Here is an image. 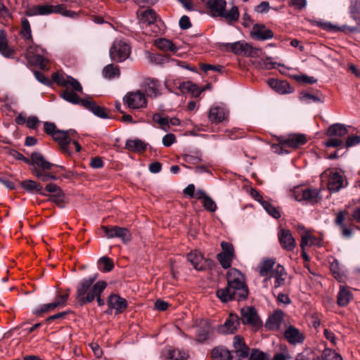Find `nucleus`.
I'll return each instance as SVG.
<instances>
[{"label":"nucleus","instance_id":"obj_54","mask_svg":"<svg viewBox=\"0 0 360 360\" xmlns=\"http://www.w3.org/2000/svg\"><path fill=\"white\" fill-rule=\"evenodd\" d=\"M69 297V293L67 292L64 295H58L53 301L56 308H61L66 305L67 301Z\"/></svg>","mask_w":360,"mask_h":360},{"label":"nucleus","instance_id":"obj_51","mask_svg":"<svg viewBox=\"0 0 360 360\" xmlns=\"http://www.w3.org/2000/svg\"><path fill=\"white\" fill-rule=\"evenodd\" d=\"M326 147H340L345 148V142L340 138L329 137L328 140L325 143Z\"/></svg>","mask_w":360,"mask_h":360},{"label":"nucleus","instance_id":"obj_2","mask_svg":"<svg viewBox=\"0 0 360 360\" xmlns=\"http://www.w3.org/2000/svg\"><path fill=\"white\" fill-rule=\"evenodd\" d=\"M233 346L234 350L231 352L223 347H217L212 351V358L213 360H239L237 357L246 358L249 355V347L245 343L244 339L240 335H236L233 338Z\"/></svg>","mask_w":360,"mask_h":360},{"label":"nucleus","instance_id":"obj_30","mask_svg":"<svg viewBox=\"0 0 360 360\" xmlns=\"http://www.w3.org/2000/svg\"><path fill=\"white\" fill-rule=\"evenodd\" d=\"M145 92L148 97L154 98L160 94V84L155 79H147L144 82Z\"/></svg>","mask_w":360,"mask_h":360},{"label":"nucleus","instance_id":"obj_13","mask_svg":"<svg viewBox=\"0 0 360 360\" xmlns=\"http://www.w3.org/2000/svg\"><path fill=\"white\" fill-rule=\"evenodd\" d=\"M53 80L58 85L65 87L66 89L63 91L68 89L72 92L70 89L71 88L73 91L77 92L82 91V86L81 84L75 78L67 75L56 72L52 76ZM73 93H75L73 91Z\"/></svg>","mask_w":360,"mask_h":360},{"label":"nucleus","instance_id":"obj_38","mask_svg":"<svg viewBox=\"0 0 360 360\" xmlns=\"http://www.w3.org/2000/svg\"><path fill=\"white\" fill-rule=\"evenodd\" d=\"M22 187L30 193H39L42 195H46V193L42 192L43 188L41 185L33 180H25L21 182Z\"/></svg>","mask_w":360,"mask_h":360},{"label":"nucleus","instance_id":"obj_25","mask_svg":"<svg viewBox=\"0 0 360 360\" xmlns=\"http://www.w3.org/2000/svg\"><path fill=\"white\" fill-rule=\"evenodd\" d=\"M342 175L338 172L330 171L328 174V188L330 192H337L344 185Z\"/></svg>","mask_w":360,"mask_h":360},{"label":"nucleus","instance_id":"obj_17","mask_svg":"<svg viewBox=\"0 0 360 360\" xmlns=\"http://www.w3.org/2000/svg\"><path fill=\"white\" fill-rule=\"evenodd\" d=\"M252 39L258 41H265L274 37L273 32L263 24L254 25L250 32Z\"/></svg>","mask_w":360,"mask_h":360},{"label":"nucleus","instance_id":"obj_23","mask_svg":"<svg viewBox=\"0 0 360 360\" xmlns=\"http://www.w3.org/2000/svg\"><path fill=\"white\" fill-rule=\"evenodd\" d=\"M186 258L197 271L204 270L208 262V260L205 259L202 254L196 250L188 253Z\"/></svg>","mask_w":360,"mask_h":360},{"label":"nucleus","instance_id":"obj_21","mask_svg":"<svg viewBox=\"0 0 360 360\" xmlns=\"http://www.w3.org/2000/svg\"><path fill=\"white\" fill-rule=\"evenodd\" d=\"M307 143L306 136L304 134H291L288 137L282 139L280 143L283 147L297 148Z\"/></svg>","mask_w":360,"mask_h":360},{"label":"nucleus","instance_id":"obj_63","mask_svg":"<svg viewBox=\"0 0 360 360\" xmlns=\"http://www.w3.org/2000/svg\"><path fill=\"white\" fill-rule=\"evenodd\" d=\"M44 131L50 135L53 136L58 130H56V126L54 123L46 122L44 124Z\"/></svg>","mask_w":360,"mask_h":360},{"label":"nucleus","instance_id":"obj_5","mask_svg":"<svg viewBox=\"0 0 360 360\" xmlns=\"http://www.w3.org/2000/svg\"><path fill=\"white\" fill-rule=\"evenodd\" d=\"M60 95L65 101L72 104L80 105L98 117L103 119L108 117L105 108L97 105L90 97L81 99L76 93L71 92L68 89L62 91Z\"/></svg>","mask_w":360,"mask_h":360},{"label":"nucleus","instance_id":"obj_1","mask_svg":"<svg viewBox=\"0 0 360 360\" xmlns=\"http://www.w3.org/2000/svg\"><path fill=\"white\" fill-rule=\"evenodd\" d=\"M97 274L82 279L77 286L76 300L80 306L92 302L96 296L101 295L106 288L104 281H98Z\"/></svg>","mask_w":360,"mask_h":360},{"label":"nucleus","instance_id":"obj_42","mask_svg":"<svg viewBox=\"0 0 360 360\" xmlns=\"http://www.w3.org/2000/svg\"><path fill=\"white\" fill-rule=\"evenodd\" d=\"M21 35L25 39L32 41V34L30 24L28 20L25 18L21 20Z\"/></svg>","mask_w":360,"mask_h":360},{"label":"nucleus","instance_id":"obj_41","mask_svg":"<svg viewBox=\"0 0 360 360\" xmlns=\"http://www.w3.org/2000/svg\"><path fill=\"white\" fill-rule=\"evenodd\" d=\"M167 356L169 359L172 360H187L188 358L187 352L177 349L169 350Z\"/></svg>","mask_w":360,"mask_h":360},{"label":"nucleus","instance_id":"obj_61","mask_svg":"<svg viewBox=\"0 0 360 360\" xmlns=\"http://www.w3.org/2000/svg\"><path fill=\"white\" fill-rule=\"evenodd\" d=\"M360 143V136L358 135H353L348 136L345 143V147L349 148L352 147L353 146H355L356 144H359Z\"/></svg>","mask_w":360,"mask_h":360},{"label":"nucleus","instance_id":"obj_7","mask_svg":"<svg viewBox=\"0 0 360 360\" xmlns=\"http://www.w3.org/2000/svg\"><path fill=\"white\" fill-rule=\"evenodd\" d=\"M227 284L235 288L242 297H248V289L245 284L244 275L236 269H230L226 275Z\"/></svg>","mask_w":360,"mask_h":360},{"label":"nucleus","instance_id":"obj_32","mask_svg":"<svg viewBox=\"0 0 360 360\" xmlns=\"http://www.w3.org/2000/svg\"><path fill=\"white\" fill-rule=\"evenodd\" d=\"M330 270L334 278L340 283H345L347 275L345 270L341 267L339 262L334 259L330 265Z\"/></svg>","mask_w":360,"mask_h":360},{"label":"nucleus","instance_id":"obj_34","mask_svg":"<svg viewBox=\"0 0 360 360\" xmlns=\"http://www.w3.org/2000/svg\"><path fill=\"white\" fill-rule=\"evenodd\" d=\"M284 336L292 344L301 343L304 340L303 335L293 326H290L286 329Z\"/></svg>","mask_w":360,"mask_h":360},{"label":"nucleus","instance_id":"obj_15","mask_svg":"<svg viewBox=\"0 0 360 360\" xmlns=\"http://www.w3.org/2000/svg\"><path fill=\"white\" fill-rule=\"evenodd\" d=\"M278 239L281 248L288 252H292L296 247V241L291 231L285 229H280L278 232Z\"/></svg>","mask_w":360,"mask_h":360},{"label":"nucleus","instance_id":"obj_28","mask_svg":"<svg viewBox=\"0 0 360 360\" xmlns=\"http://www.w3.org/2000/svg\"><path fill=\"white\" fill-rule=\"evenodd\" d=\"M136 14L139 23L142 25H151L157 19L155 11L150 8H148L145 11H138Z\"/></svg>","mask_w":360,"mask_h":360},{"label":"nucleus","instance_id":"obj_9","mask_svg":"<svg viewBox=\"0 0 360 360\" xmlns=\"http://www.w3.org/2000/svg\"><path fill=\"white\" fill-rule=\"evenodd\" d=\"M124 103L130 109L139 110L147 106V99L140 90L128 92L123 98Z\"/></svg>","mask_w":360,"mask_h":360},{"label":"nucleus","instance_id":"obj_31","mask_svg":"<svg viewBox=\"0 0 360 360\" xmlns=\"http://www.w3.org/2000/svg\"><path fill=\"white\" fill-rule=\"evenodd\" d=\"M284 314L281 310H276L271 315L265 323V327L269 330H278L283 319Z\"/></svg>","mask_w":360,"mask_h":360},{"label":"nucleus","instance_id":"obj_60","mask_svg":"<svg viewBox=\"0 0 360 360\" xmlns=\"http://www.w3.org/2000/svg\"><path fill=\"white\" fill-rule=\"evenodd\" d=\"M221 247L222 248L221 253L234 255V248L231 243L222 241L221 243Z\"/></svg>","mask_w":360,"mask_h":360},{"label":"nucleus","instance_id":"obj_52","mask_svg":"<svg viewBox=\"0 0 360 360\" xmlns=\"http://www.w3.org/2000/svg\"><path fill=\"white\" fill-rule=\"evenodd\" d=\"M292 77L297 82L311 84L316 83L317 81L314 77H310L307 75H292Z\"/></svg>","mask_w":360,"mask_h":360},{"label":"nucleus","instance_id":"obj_22","mask_svg":"<svg viewBox=\"0 0 360 360\" xmlns=\"http://www.w3.org/2000/svg\"><path fill=\"white\" fill-rule=\"evenodd\" d=\"M345 220V212L340 211L336 214L335 224L341 231L342 236L345 238H349L353 235L354 227L352 225L347 226V225L344 223Z\"/></svg>","mask_w":360,"mask_h":360},{"label":"nucleus","instance_id":"obj_19","mask_svg":"<svg viewBox=\"0 0 360 360\" xmlns=\"http://www.w3.org/2000/svg\"><path fill=\"white\" fill-rule=\"evenodd\" d=\"M239 323L238 315L230 314L224 323L219 326L218 331L223 334H232L236 331Z\"/></svg>","mask_w":360,"mask_h":360},{"label":"nucleus","instance_id":"obj_8","mask_svg":"<svg viewBox=\"0 0 360 360\" xmlns=\"http://www.w3.org/2000/svg\"><path fill=\"white\" fill-rule=\"evenodd\" d=\"M51 13H58L64 16H72L73 12L67 10L65 4H58L55 6L43 4L35 6L28 10L26 13V14L30 16L36 15H46Z\"/></svg>","mask_w":360,"mask_h":360},{"label":"nucleus","instance_id":"obj_18","mask_svg":"<svg viewBox=\"0 0 360 360\" xmlns=\"http://www.w3.org/2000/svg\"><path fill=\"white\" fill-rule=\"evenodd\" d=\"M53 139L56 141L62 150V152L66 155H70L72 150L70 148V143H71V139L68 136L65 131L58 130L52 136Z\"/></svg>","mask_w":360,"mask_h":360},{"label":"nucleus","instance_id":"obj_16","mask_svg":"<svg viewBox=\"0 0 360 360\" xmlns=\"http://www.w3.org/2000/svg\"><path fill=\"white\" fill-rule=\"evenodd\" d=\"M216 295L222 302H228L233 300L240 301L247 298L240 297V294H238L235 288H232L228 284L227 286L218 289L216 292Z\"/></svg>","mask_w":360,"mask_h":360},{"label":"nucleus","instance_id":"obj_40","mask_svg":"<svg viewBox=\"0 0 360 360\" xmlns=\"http://www.w3.org/2000/svg\"><path fill=\"white\" fill-rule=\"evenodd\" d=\"M120 70L112 64L106 65L103 70V75L105 78L112 79L120 76Z\"/></svg>","mask_w":360,"mask_h":360},{"label":"nucleus","instance_id":"obj_46","mask_svg":"<svg viewBox=\"0 0 360 360\" xmlns=\"http://www.w3.org/2000/svg\"><path fill=\"white\" fill-rule=\"evenodd\" d=\"M233 257L234 255H227L221 252L217 255V259L224 269H228L231 266Z\"/></svg>","mask_w":360,"mask_h":360},{"label":"nucleus","instance_id":"obj_53","mask_svg":"<svg viewBox=\"0 0 360 360\" xmlns=\"http://www.w3.org/2000/svg\"><path fill=\"white\" fill-rule=\"evenodd\" d=\"M300 98L304 101H313L314 103H322L323 100L317 95L311 94L308 92H302L300 94Z\"/></svg>","mask_w":360,"mask_h":360},{"label":"nucleus","instance_id":"obj_14","mask_svg":"<svg viewBox=\"0 0 360 360\" xmlns=\"http://www.w3.org/2000/svg\"><path fill=\"white\" fill-rule=\"evenodd\" d=\"M236 55L255 57L258 54L259 49L252 47L244 41H239L234 43L226 44Z\"/></svg>","mask_w":360,"mask_h":360},{"label":"nucleus","instance_id":"obj_35","mask_svg":"<svg viewBox=\"0 0 360 360\" xmlns=\"http://www.w3.org/2000/svg\"><path fill=\"white\" fill-rule=\"evenodd\" d=\"M275 264V259H263L257 267L259 275L266 278H267L268 276H270L274 270L273 268Z\"/></svg>","mask_w":360,"mask_h":360},{"label":"nucleus","instance_id":"obj_55","mask_svg":"<svg viewBox=\"0 0 360 360\" xmlns=\"http://www.w3.org/2000/svg\"><path fill=\"white\" fill-rule=\"evenodd\" d=\"M202 205L206 210L211 212H214L217 210L215 202L209 195L202 201Z\"/></svg>","mask_w":360,"mask_h":360},{"label":"nucleus","instance_id":"obj_29","mask_svg":"<svg viewBox=\"0 0 360 360\" xmlns=\"http://www.w3.org/2000/svg\"><path fill=\"white\" fill-rule=\"evenodd\" d=\"M271 277L275 278V288H278L281 287V285H283L286 278V272L285 271L284 267L281 264L276 265V267L272 271V273L270 275V276L264 278V281H266Z\"/></svg>","mask_w":360,"mask_h":360},{"label":"nucleus","instance_id":"obj_45","mask_svg":"<svg viewBox=\"0 0 360 360\" xmlns=\"http://www.w3.org/2000/svg\"><path fill=\"white\" fill-rule=\"evenodd\" d=\"M262 207L265 210V211L272 217L275 219H278L281 217V212L278 208L274 206L269 201L263 202Z\"/></svg>","mask_w":360,"mask_h":360},{"label":"nucleus","instance_id":"obj_24","mask_svg":"<svg viewBox=\"0 0 360 360\" xmlns=\"http://www.w3.org/2000/svg\"><path fill=\"white\" fill-rule=\"evenodd\" d=\"M229 115V111L223 107L214 106L210 109L208 119L211 123L218 124L225 120Z\"/></svg>","mask_w":360,"mask_h":360},{"label":"nucleus","instance_id":"obj_56","mask_svg":"<svg viewBox=\"0 0 360 360\" xmlns=\"http://www.w3.org/2000/svg\"><path fill=\"white\" fill-rule=\"evenodd\" d=\"M248 360H270L269 355L259 350L252 351Z\"/></svg>","mask_w":360,"mask_h":360},{"label":"nucleus","instance_id":"obj_59","mask_svg":"<svg viewBox=\"0 0 360 360\" xmlns=\"http://www.w3.org/2000/svg\"><path fill=\"white\" fill-rule=\"evenodd\" d=\"M148 58L150 62L156 64H163L167 61V58L161 54H150Z\"/></svg>","mask_w":360,"mask_h":360},{"label":"nucleus","instance_id":"obj_27","mask_svg":"<svg viewBox=\"0 0 360 360\" xmlns=\"http://www.w3.org/2000/svg\"><path fill=\"white\" fill-rule=\"evenodd\" d=\"M353 299V295L347 285H341L337 295V304L340 307H346Z\"/></svg>","mask_w":360,"mask_h":360},{"label":"nucleus","instance_id":"obj_26","mask_svg":"<svg viewBox=\"0 0 360 360\" xmlns=\"http://www.w3.org/2000/svg\"><path fill=\"white\" fill-rule=\"evenodd\" d=\"M268 84L276 92L280 94H290L292 91V89L289 83L285 80H278L275 79H269Z\"/></svg>","mask_w":360,"mask_h":360},{"label":"nucleus","instance_id":"obj_11","mask_svg":"<svg viewBox=\"0 0 360 360\" xmlns=\"http://www.w3.org/2000/svg\"><path fill=\"white\" fill-rule=\"evenodd\" d=\"M292 195L297 201L307 200L314 203L321 200L320 190L317 188H304L303 187L298 186L295 188Z\"/></svg>","mask_w":360,"mask_h":360},{"label":"nucleus","instance_id":"obj_33","mask_svg":"<svg viewBox=\"0 0 360 360\" xmlns=\"http://www.w3.org/2000/svg\"><path fill=\"white\" fill-rule=\"evenodd\" d=\"M348 134V130L345 125L340 123H335L330 125L326 132L328 137H337L341 139Z\"/></svg>","mask_w":360,"mask_h":360},{"label":"nucleus","instance_id":"obj_10","mask_svg":"<svg viewBox=\"0 0 360 360\" xmlns=\"http://www.w3.org/2000/svg\"><path fill=\"white\" fill-rule=\"evenodd\" d=\"M240 320L244 325H248L253 330H257L262 326L256 309L252 307H245L240 309Z\"/></svg>","mask_w":360,"mask_h":360},{"label":"nucleus","instance_id":"obj_20","mask_svg":"<svg viewBox=\"0 0 360 360\" xmlns=\"http://www.w3.org/2000/svg\"><path fill=\"white\" fill-rule=\"evenodd\" d=\"M108 308L110 311L115 310L116 314L122 313L127 307V302L124 298L116 294L110 295L108 301Z\"/></svg>","mask_w":360,"mask_h":360},{"label":"nucleus","instance_id":"obj_6","mask_svg":"<svg viewBox=\"0 0 360 360\" xmlns=\"http://www.w3.org/2000/svg\"><path fill=\"white\" fill-rule=\"evenodd\" d=\"M25 56L28 61L33 65L42 70L46 68L48 53L41 46L34 44L32 40L27 46Z\"/></svg>","mask_w":360,"mask_h":360},{"label":"nucleus","instance_id":"obj_49","mask_svg":"<svg viewBox=\"0 0 360 360\" xmlns=\"http://www.w3.org/2000/svg\"><path fill=\"white\" fill-rule=\"evenodd\" d=\"M98 262L99 264L101 266V270L104 272H109L114 267L112 260L108 257H101L99 259Z\"/></svg>","mask_w":360,"mask_h":360},{"label":"nucleus","instance_id":"obj_64","mask_svg":"<svg viewBox=\"0 0 360 360\" xmlns=\"http://www.w3.org/2000/svg\"><path fill=\"white\" fill-rule=\"evenodd\" d=\"M176 141V137L173 134H167L162 138V143L165 146L169 147Z\"/></svg>","mask_w":360,"mask_h":360},{"label":"nucleus","instance_id":"obj_3","mask_svg":"<svg viewBox=\"0 0 360 360\" xmlns=\"http://www.w3.org/2000/svg\"><path fill=\"white\" fill-rule=\"evenodd\" d=\"M31 162L37 167L34 168L33 173L42 181L58 179L57 172L54 168L64 169L62 166H58L45 160L43 155L39 152H34L31 155Z\"/></svg>","mask_w":360,"mask_h":360},{"label":"nucleus","instance_id":"obj_4","mask_svg":"<svg viewBox=\"0 0 360 360\" xmlns=\"http://www.w3.org/2000/svg\"><path fill=\"white\" fill-rule=\"evenodd\" d=\"M205 4L213 17H222L229 24L238 21L239 18L237 6H233L229 11H226V0H207Z\"/></svg>","mask_w":360,"mask_h":360},{"label":"nucleus","instance_id":"obj_12","mask_svg":"<svg viewBox=\"0 0 360 360\" xmlns=\"http://www.w3.org/2000/svg\"><path fill=\"white\" fill-rule=\"evenodd\" d=\"M130 54V47L122 40H115L110 49V56L117 62L125 60Z\"/></svg>","mask_w":360,"mask_h":360},{"label":"nucleus","instance_id":"obj_37","mask_svg":"<svg viewBox=\"0 0 360 360\" xmlns=\"http://www.w3.org/2000/svg\"><path fill=\"white\" fill-rule=\"evenodd\" d=\"M155 45L160 50L164 51H171L175 53L178 49L173 42L165 38H160L155 41Z\"/></svg>","mask_w":360,"mask_h":360},{"label":"nucleus","instance_id":"obj_36","mask_svg":"<svg viewBox=\"0 0 360 360\" xmlns=\"http://www.w3.org/2000/svg\"><path fill=\"white\" fill-rule=\"evenodd\" d=\"M0 53L6 58L12 57L14 53V50L8 46L4 30L0 31Z\"/></svg>","mask_w":360,"mask_h":360},{"label":"nucleus","instance_id":"obj_39","mask_svg":"<svg viewBox=\"0 0 360 360\" xmlns=\"http://www.w3.org/2000/svg\"><path fill=\"white\" fill-rule=\"evenodd\" d=\"M125 147L127 149L134 152L145 151L146 146L140 139L128 140L126 142Z\"/></svg>","mask_w":360,"mask_h":360},{"label":"nucleus","instance_id":"obj_44","mask_svg":"<svg viewBox=\"0 0 360 360\" xmlns=\"http://www.w3.org/2000/svg\"><path fill=\"white\" fill-rule=\"evenodd\" d=\"M130 231L124 227L117 226L115 238H120L123 243H126L131 240Z\"/></svg>","mask_w":360,"mask_h":360},{"label":"nucleus","instance_id":"obj_62","mask_svg":"<svg viewBox=\"0 0 360 360\" xmlns=\"http://www.w3.org/2000/svg\"><path fill=\"white\" fill-rule=\"evenodd\" d=\"M350 13L353 17L360 14V1H352L349 6Z\"/></svg>","mask_w":360,"mask_h":360},{"label":"nucleus","instance_id":"obj_43","mask_svg":"<svg viewBox=\"0 0 360 360\" xmlns=\"http://www.w3.org/2000/svg\"><path fill=\"white\" fill-rule=\"evenodd\" d=\"M305 239V241L307 243V246L308 245H317L321 246V241L320 239L316 238L311 234H310L307 231L304 230V233L302 234L301 236V243L303 242V240Z\"/></svg>","mask_w":360,"mask_h":360},{"label":"nucleus","instance_id":"obj_47","mask_svg":"<svg viewBox=\"0 0 360 360\" xmlns=\"http://www.w3.org/2000/svg\"><path fill=\"white\" fill-rule=\"evenodd\" d=\"M153 121L157 122L160 127L167 131L169 129V118L162 117L160 114L156 113L153 116Z\"/></svg>","mask_w":360,"mask_h":360},{"label":"nucleus","instance_id":"obj_48","mask_svg":"<svg viewBox=\"0 0 360 360\" xmlns=\"http://www.w3.org/2000/svg\"><path fill=\"white\" fill-rule=\"evenodd\" d=\"M322 360H342L340 354L330 349H326L322 354Z\"/></svg>","mask_w":360,"mask_h":360},{"label":"nucleus","instance_id":"obj_50","mask_svg":"<svg viewBox=\"0 0 360 360\" xmlns=\"http://www.w3.org/2000/svg\"><path fill=\"white\" fill-rule=\"evenodd\" d=\"M56 309V304L53 302L51 303H48V304H44L40 305L39 307H37L34 310V313L37 315H40L41 314L46 313V312L53 311Z\"/></svg>","mask_w":360,"mask_h":360},{"label":"nucleus","instance_id":"obj_57","mask_svg":"<svg viewBox=\"0 0 360 360\" xmlns=\"http://www.w3.org/2000/svg\"><path fill=\"white\" fill-rule=\"evenodd\" d=\"M209 336V331L205 328H199L196 333V341L198 342H205Z\"/></svg>","mask_w":360,"mask_h":360},{"label":"nucleus","instance_id":"obj_58","mask_svg":"<svg viewBox=\"0 0 360 360\" xmlns=\"http://www.w3.org/2000/svg\"><path fill=\"white\" fill-rule=\"evenodd\" d=\"M101 229L103 231V232L105 233V236L107 238H115L117 226H102Z\"/></svg>","mask_w":360,"mask_h":360}]
</instances>
